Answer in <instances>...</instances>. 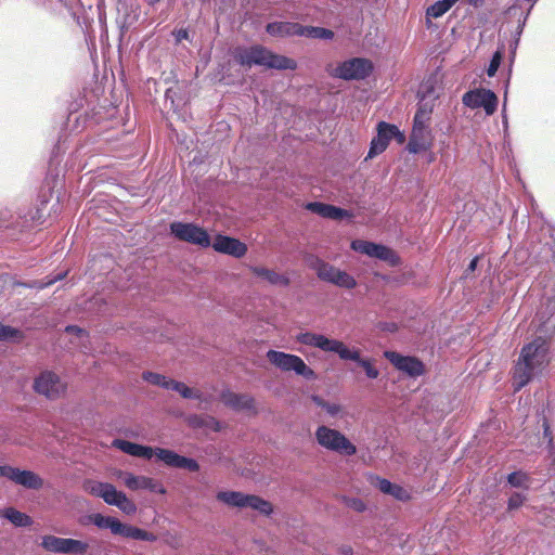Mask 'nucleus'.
Here are the masks:
<instances>
[{
    "mask_svg": "<svg viewBox=\"0 0 555 555\" xmlns=\"http://www.w3.org/2000/svg\"><path fill=\"white\" fill-rule=\"evenodd\" d=\"M548 344L543 337H537L521 348L520 357L514 367V390L519 391L534 375L535 371L545 366Z\"/></svg>",
    "mask_w": 555,
    "mask_h": 555,
    "instance_id": "1",
    "label": "nucleus"
},
{
    "mask_svg": "<svg viewBox=\"0 0 555 555\" xmlns=\"http://www.w3.org/2000/svg\"><path fill=\"white\" fill-rule=\"evenodd\" d=\"M299 344L319 348L325 352L337 353L341 360H350L357 362L369 378H377L378 370L372 364L369 359H362L359 349H350L343 341L338 339H331L322 334L312 332L299 333L296 336Z\"/></svg>",
    "mask_w": 555,
    "mask_h": 555,
    "instance_id": "2",
    "label": "nucleus"
},
{
    "mask_svg": "<svg viewBox=\"0 0 555 555\" xmlns=\"http://www.w3.org/2000/svg\"><path fill=\"white\" fill-rule=\"evenodd\" d=\"M113 446L132 456L151 459L153 455L169 467L183 468L189 472H198L199 464L191 457H185L169 449L138 444L128 440L116 439Z\"/></svg>",
    "mask_w": 555,
    "mask_h": 555,
    "instance_id": "3",
    "label": "nucleus"
},
{
    "mask_svg": "<svg viewBox=\"0 0 555 555\" xmlns=\"http://www.w3.org/2000/svg\"><path fill=\"white\" fill-rule=\"evenodd\" d=\"M234 59L241 66L249 68L254 65L280 70H295L297 68V62L295 60L276 54L260 44L237 49L235 51Z\"/></svg>",
    "mask_w": 555,
    "mask_h": 555,
    "instance_id": "4",
    "label": "nucleus"
},
{
    "mask_svg": "<svg viewBox=\"0 0 555 555\" xmlns=\"http://www.w3.org/2000/svg\"><path fill=\"white\" fill-rule=\"evenodd\" d=\"M82 488L87 493L103 499L108 505L117 506L127 515L137 512V505L124 492L116 490L112 483L88 479Z\"/></svg>",
    "mask_w": 555,
    "mask_h": 555,
    "instance_id": "5",
    "label": "nucleus"
},
{
    "mask_svg": "<svg viewBox=\"0 0 555 555\" xmlns=\"http://www.w3.org/2000/svg\"><path fill=\"white\" fill-rule=\"evenodd\" d=\"M315 440L320 447L344 456L357 453V447L339 430L321 425L315 429Z\"/></svg>",
    "mask_w": 555,
    "mask_h": 555,
    "instance_id": "6",
    "label": "nucleus"
},
{
    "mask_svg": "<svg viewBox=\"0 0 555 555\" xmlns=\"http://www.w3.org/2000/svg\"><path fill=\"white\" fill-rule=\"evenodd\" d=\"M216 498L218 501L229 506L250 507L266 516L273 513L272 504L258 495L244 494L238 491H220L217 493Z\"/></svg>",
    "mask_w": 555,
    "mask_h": 555,
    "instance_id": "7",
    "label": "nucleus"
},
{
    "mask_svg": "<svg viewBox=\"0 0 555 555\" xmlns=\"http://www.w3.org/2000/svg\"><path fill=\"white\" fill-rule=\"evenodd\" d=\"M267 359L271 364L284 372L294 371L297 375H300L309 380L317 377L315 372L309 367L300 357L296 354L269 350L267 352Z\"/></svg>",
    "mask_w": 555,
    "mask_h": 555,
    "instance_id": "8",
    "label": "nucleus"
},
{
    "mask_svg": "<svg viewBox=\"0 0 555 555\" xmlns=\"http://www.w3.org/2000/svg\"><path fill=\"white\" fill-rule=\"evenodd\" d=\"M373 72V63L364 57H353L340 63L330 75L344 80H363Z\"/></svg>",
    "mask_w": 555,
    "mask_h": 555,
    "instance_id": "9",
    "label": "nucleus"
},
{
    "mask_svg": "<svg viewBox=\"0 0 555 555\" xmlns=\"http://www.w3.org/2000/svg\"><path fill=\"white\" fill-rule=\"evenodd\" d=\"M35 392L50 400L63 397L67 390V384L52 371L41 372L34 380Z\"/></svg>",
    "mask_w": 555,
    "mask_h": 555,
    "instance_id": "10",
    "label": "nucleus"
},
{
    "mask_svg": "<svg viewBox=\"0 0 555 555\" xmlns=\"http://www.w3.org/2000/svg\"><path fill=\"white\" fill-rule=\"evenodd\" d=\"M41 546L49 552L72 555H85L89 550V543L72 538H59L43 535Z\"/></svg>",
    "mask_w": 555,
    "mask_h": 555,
    "instance_id": "11",
    "label": "nucleus"
},
{
    "mask_svg": "<svg viewBox=\"0 0 555 555\" xmlns=\"http://www.w3.org/2000/svg\"><path fill=\"white\" fill-rule=\"evenodd\" d=\"M170 231L179 241L201 247H209L211 245L207 231L194 223L172 222Z\"/></svg>",
    "mask_w": 555,
    "mask_h": 555,
    "instance_id": "12",
    "label": "nucleus"
},
{
    "mask_svg": "<svg viewBox=\"0 0 555 555\" xmlns=\"http://www.w3.org/2000/svg\"><path fill=\"white\" fill-rule=\"evenodd\" d=\"M351 248L360 254L383 260L392 267H397L401 263L398 254L390 247L382 244L356 240L351 243Z\"/></svg>",
    "mask_w": 555,
    "mask_h": 555,
    "instance_id": "13",
    "label": "nucleus"
},
{
    "mask_svg": "<svg viewBox=\"0 0 555 555\" xmlns=\"http://www.w3.org/2000/svg\"><path fill=\"white\" fill-rule=\"evenodd\" d=\"M462 102L469 108L482 107L487 115H493L498 108L499 100L493 91L479 88L465 92Z\"/></svg>",
    "mask_w": 555,
    "mask_h": 555,
    "instance_id": "14",
    "label": "nucleus"
},
{
    "mask_svg": "<svg viewBox=\"0 0 555 555\" xmlns=\"http://www.w3.org/2000/svg\"><path fill=\"white\" fill-rule=\"evenodd\" d=\"M384 357L399 371L411 377H418L425 373L424 363L415 357L402 356L396 351H385Z\"/></svg>",
    "mask_w": 555,
    "mask_h": 555,
    "instance_id": "15",
    "label": "nucleus"
},
{
    "mask_svg": "<svg viewBox=\"0 0 555 555\" xmlns=\"http://www.w3.org/2000/svg\"><path fill=\"white\" fill-rule=\"evenodd\" d=\"M397 130L396 125L388 124L386 121H380L377 125V135L373 138L370 146V151L367 153L369 158H373L376 155L383 153L390 140L393 137V131Z\"/></svg>",
    "mask_w": 555,
    "mask_h": 555,
    "instance_id": "16",
    "label": "nucleus"
},
{
    "mask_svg": "<svg viewBox=\"0 0 555 555\" xmlns=\"http://www.w3.org/2000/svg\"><path fill=\"white\" fill-rule=\"evenodd\" d=\"M211 245L216 251L230 255L235 258H242L247 253V246L245 243L227 235L218 234Z\"/></svg>",
    "mask_w": 555,
    "mask_h": 555,
    "instance_id": "17",
    "label": "nucleus"
},
{
    "mask_svg": "<svg viewBox=\"0 0 555 555\" xmlns=\"http://www.w3.org/2000/svg\"><path fill=\"white\" fill-rule=\"evenodd\" d=\"M221 400L233 410L256 412L255 399L249 395L227 390L221 393Z\"/></svg>",
    "mask_w": 555,
    "mask_h": 555,
    "instance_id": "18",
    "label": "nucleus"
},
{
    "mask_svg": "<svg viewBox=\"0 0 555 555\" xmlns=\"http://www.w3.org/2000/svg\"><path fill=\"white\" fill-rule=\"evenodd\" d=\"M370 479L371 483L378 488L380 492L389 494L398 501L408 502L411 500V494L405 488L378 476H371Z\"/></svg>",
    "mask_w": 555,
    "mask_h": 555,
    "instance_id": "19",
    "label": "nucleus"
},
{
    "mask_svg": "<svg viewBox=\"0 0 555 555\" xmlns=\"http://www.w3.org/2000/svg\"><path fill=\"white\" fill-rule=\"evenodd\" d=\"M9 480L31 490H39L43 487V479L38 474L17 467H13V473L9 476Z\"/></svg>",
    "mask_w": 555,
    "mask_h": 555,
    "instance_id": "20",
    "label": "nucleus"
},
{
    "mask_svg": "<svg viewBox=\"0 0 555 555\" xmlns=\"http://www.w3.org/2000/svg\"><path fill=\"white\" fill-rule=\"evenodd\" d=\"M431 146V134L428 128L413 127L408 143V150L410 153L417 154L422 151H426Z\"/></svg>",
    "mask_w": 555,
    "mask_h": 555,
    "instance_id": "21",
    "label": "nucleus"
},
{
    "mask_svg": "<svg viewBox=\"0 0 555 555\" xmlns=\"http://www.w3.org/2000/svg\"><path fill=\"white\" fill-rule=\"evenodd\" d=\"M118 476L122 478V481L127 488L130 490H138V489H150L151 491H157L156 489V482L154 479L145 476H134L131 473H125L119 470ZM159 493H165L166 490L160 487L158 489Z\"/></svg>",
    "mask_w": 555,
    "mask_h": 555,
    "instance_id": "22",
    "label": "nucleus"
},
{
    "mask_svg": "<svg viewBox=\"0 0 555 555\" xmlns=\"http://www.w3.org/2000/svg\"><path fill=\"white\" fill-rule=\"evenodd\" d=\"M307 209L323 218L332 220H339L349 216L346 209L320 202L308 203Z\"/></svg>",
    "mask_w": 555,
    "mask_h": 555,
    "instance_id": "23",
    "label": "nucleus"
},
{
    "mask_svg": "<svg viewBox=\"0 0 555 555\" xmlns=\"http://www.w3.org/2000/svg\"><path fill=\"white\" fill-rule=\"evenodd\" d=\"M266 31L272 37H293L298 36L299 23L294 22H272L266 26Z\"/></svg>",
    "mask_w": 555,
    "mask_h": 555,
    "instance_id": "24",
    "label": "nucleus"
},
{
    "mask_svg": "<svg viewBox=\"0 0 555 555\" xmlns=\"http://www.w3.org/2000/svg\"><path fill=\"white\" fill-rule=\"evenodd\" d=\"M90 521L100 529H109L112 533L119 535L122 522L117 518L104 516L100 513L89 516Z\"/></svg>",
    "mask_w": 555,
    "mask_h": 555,
    "instance_id": "25",
    "label": "nucleus"
},
{
    "mask_svg": "<svg viewBox=\"0 0 555 555\" xmlns=\"http://www.w3.org/2000/svg\"><path fill=\"white\" fill-rule=\"evenodd\" d=\"M249 269L255 275L267 280L272 285L287 286L289 284V279L286 275L280 274L273 270L263 267H250Z\"/></svg>",
    "mask_w": 555,
    "mask_h": 555,
    "instance_id": "26",
    "label": "nucleus"
},
{
    "mask_svg": "<svg viewBox=\"0 0 555 555\" xmlns=\"http://www.w3.org/2000/svg\"><path fill=\"white\" fill-rule=\"evenodd\" d=\"M0 516L11 521L16 527H28L33 524V519L25 513L14 507H7L0 512Z\"/></svg>",
    "mask_w": 555,
    "mask_h": 555,
    "instance_id": "27",
    "label": "nucleus"
},
{
    "mask_svg": "<svg viewBox=\"0 0 555 555\" xmlns=\"http://www.w3.org/2000/svg\"><path fill=\"white\" fill-rule=\"evenodd\" d=\"M120 531L121 532H119V535L125 538H131L134 540L149 542H154L157 540V537L154 533L126 524H122V528L120 529Z\"/></svg>",
    "mask_w": 555,
    "mask_h": 555,
    "instance_id": "28",
    "label": "nucleus"
},
{
    "mask_svg": "<svg viewBox=\"0 0 555 555\" xmlns=\"http://www.w3.org/2000/svg\"><path fill=\"white\" fill-rule=\"evenodd\" d=\"M298 36L327 40L334 38V31L324 27L304 26L299 24Z\"/></svg>",
    "mask_w": 555,
    "mask_h": 555,
    "instance_id": "29",
    "label": "nucleus"
},
{
    "mask_svg": "<svg viewBox=\"0 0 555 555\" xmlns=\"http://www.w3.org/2000/svg\"><path fill=\"white\" fill-rule=\"evenodd\" d=\"M457 0H439L434 4L429 5L426 10V18L427 23L430 22V18L441 17L444 13H447Z\"/></svg>",
    "mask_w": 555,
    "mask_h": 555,
    "instance_id": "30",
    "label": "nucleus"
},
{
    "mask_svg": "<svg viewBox=\"0 0 555 555\" xmlns=\"http://www.w3.org/2000/svg\"><path fill=\"white\" fill-rule=\"evenodd\" d=\"M507 482L513 488L529 490L531 485V477L529 476V474L522 470H517L508 474Z\"/></svg>",
    "mask_w": 555,
    "mask_h": 555,
    "instance_id": "31",
    "label": "nucleus"
},
{
    "mask_svg": "<svg viewBox=\"0 0 555 555\" xmlns=\"http://www.w3.org/2000/svg\"><path fill=\"white\" fill-rule=\"evenodd\" d=\"M169 387H170L169 389L179 392L182 398H185V399H201L202 398V392L199 390L190 388L182 382L172 379V383H169Z\"/></svg>",
    "mask_w": 555,
    "mask_h": 555,
    "instance_id": "32",
    "label": "nucleus"
},
{
    "mask_svg": "<svg viewBox=\"0 0 555 555\" xmlns=\"http://www.w3.org/2000/svg\"><path fill=\"white\" fill-rule=\"evenodd\" d=\"M24 338L25 335L21 330L0 323L1 341H22Z\"/></svg>",
    "mask_w": 555,
    "mask_h": 555,
    "instance_id": "33",
    "label": "nucleus"
},
{
    "mask_svg": "<svg viewBox=\"0 0 555 555\" xmlns=\"http://www.w3.org/2000/svg\"><path fill=\"white\" fill-rule=\"evenodd\" d=\"M312 268L315 270L318 278L327 283L336 269V267H334L321 259H317L315 262L313 263Z\"/></svg>",
    "mask_w": 555,
    "mask_h": 555,
    "instance_id": "34",
    "label": "nucleus"
},
{
    "mask_svg": "<svg viewBox=\"0 0 555 555\" xmlns=\"http://www.w3.org/2000/svg\"><path fill=\"white\" fill-rule=\"evenodd\" d=\"M142 378L152 385H156L165 389H169V383H172L171 378H167L166 376L154 372H144L142 374Z\"/></svg>",
    "mask_w": 555,
    "mask_h": 555,
    "instance_id": "35",
    "label": "nucleus"
},
{
    "mask_svg": "<svg viewBox=\"0 0 555 555\" xmlns=\"http://www.w3.org/2000/svg\"><path fill=\"white\" fill-rule=\"evenodd\" d=\"M333 284L341 288L352 289L357 286V281L352 275L340 270L339 273H336V279Z\"/></svg>",
    "mask_w": 555,
    "mask_h": 555,
    "instance_id": "36",
    "label": "nucleus"
},
{
    "mask_svg": "<svg viewBox=\"0 0 555 555\" xmlns=\"http://www.w3.org/2000/svg\"><path fill=\"white\" fill-rule=\"evenodd\" d=\"M311 399L318 406L324 409L332 416H336L343 410L341 405L337 403H330L319 396H312Z\"/></svg>",
    "mask_w": 555,
    "mask_h": 555,
    "instance_id": "37",
    "label": "nucleus"
},
{
    "mask_svg": "<svg viewBox=\"0 0 555 555\" xmlns=\"http://www.w3.org/2000/svg\"><path fill=\"white\" fill-rule=\"evenodd\" d=\"M527 501L526 494L521 492H513L507 500V511L518 509Z\"/></svg>",
    "mask_w": 555,
    "mask_h": 555,
    "instance_id": "38",
    "label": "nucleus"
},
{
    "mask_svg": "<svg viewBox=\"0 0 555 555\" xmlns=\"http://www.w3.org/2000/svg\"><path fill=\"white\" fill-rule=\"evenodd\" d=\"M501 61H502V53L500 51H496L491 61H490V64L488 66V69H487V74L489 77H493L496 72H498V68L501 64Z\"/></svg>",
    "mask_w": 555,
    "mask_h": 555,
    "instance_id": "39",
    "label": "nucleus"
},
{
    "mask_svg": "<svg viewBox=\"0 0 555 555\" xmlns=\"http://www.w3.org/2000/svg\"><path fill=\"white\" fill-rule=\"evenodd\" d=\"M207 416L208 415H191L189 418H188V423L190 426L194 427V428H205L206 426V422H207Z\"/></svg>",
    "mask_w": 555,
    "mask_h": 555,
    "instance_id": "40",
    "label": "nucleus"
},
{
    "mask_svg": "<svg viewBox=\"0 0 555 555\" xmlns=\"http://www.w3.org/2000/svg\"><path fill=\"white\" fill-rule=\"evenodd\" d=\"M429 117L426 115H423L416 111L414 119H413V127L418 128H428V121Z\"/></svg>",
    "mask_w": 555,
    "mask_h": 555,
    "instance_id": "41",
    "label": "nucleus"
},
{
    "mask_svg": "<svg viewBox=\"0 0 555 555\" xmlns=\"http://www.w3.org/2000/svg\"><path fill=\"white\" fill-rule=\"evenodd\" d=\"M424 100H425V98L422 96L421 103L418 104L417 112L423 114V115H426V116H428L430 118L434 105L430 104V103L424 102Z\"/></svg>",
    "mask_w": 555,
    "mask_h": 555,
    "instance_id": "42",
    "label": "nucleus"
},
{
    "mask_svg": "<svg viewBox=\"0 0 555 555\" xmlns=\"http://www.w3.org/2000/svg\"><path fill=\"white\" fill-rule=\"evenodd\" d=\"M206 423L207 424H206L205 428H210L214 431H220L221 430L220 422L217 418H215L214 416L208 415Z\"/></svg>",
    "mask_w": 555,
    "mask_h": 555,
    "instance_id": "43",
    "label": "nucleus"
},
{
    "mask_svg": "<svg viewBox=\"0 0 555 555\" xmlns=\"http://www.w3.org/2000/svg\"><path fill=\"white\" fill-rule=\"evenodd\" d=\"M350 506L357 512H363L366 508L365 503L360 499H353L350 503Z\"/></svg>",
    "mask_w": 555,
    "mask_h": 555,
    "instance_id": "44",
    "label": "nucleus"
},
{
    "mask_svg": "<svg viewBox=\"0 0 555 555\" xmlns=\"http://www.w3.org/2000/svg\"><path fill=\"white\" fill-rule=\"evenodd\" d=\"M175 37H176V41L177 42H181L182 40H188L189 39V31L186 29H184V28L178 29L175 33Z\"/></svg>",
    "mask_w": 555,
    "mask_h": 555,
    "instance_id": "45",
    "label": "nucleus"
},
{
    "mask_svg": "<svg viewBox=\"0 0 555 555\" xmlns=\"http://www.w3.org/2000/svg\"><path fill=\"white\" fill-rule=\"evenodd\" d=\"M13 473V466L0 465V476L9 479V476Z\"/></svg>",
    "mask_w": 555,
    "mask_h": 555,
    "instance_id": "46",
    "label": "nucleus"
},
{
    "mask_svg": "<svg viewBox=\"0 0 555 555\" xmlns=\"http://www.w3.org/2000/svg\"><path fill=\"white\" fill-rule=\"evenodd\" d=\"M393 132H396V133H393L392 139H396L399 144L404 143L405 135L399 130L398 127H397V130H395Z\"/></svg>",
    "mask_w": 555,
    "mask_h": 555,
    "instance_id": "47",
    "label": "nucleus"
},
{
    "mask_svg": "<svg viewBox=\"0 0 555 555\" xmlns=\"http://www.w3.org/2000/svg\"><path fill=\"white\" fill-rule=\"evenodd\" d=\"M543 427H544V437L548 438V441L551 443L552 439H553L552 438V431H551L550 425L547 424L546 421L544 422Z\"/></svg>",
    "mask_w": 555,
    "mask_h": 555,
    "instance_id": "48",
    "label": "nucleus"
},
{
    "mask_svg": "<svg viewBox=\"0 0 555 555\" xmlns=\"http://www.w3.org/2000/svg\"><path fill=\"white\" fill-rule=\"evenodd\" d=\"M478 260H479V257H478V256H476L475 258H473V259H472V261H470V262H469V264H468L467 270H468V271H470V272L475 271V270H476V268H477Z\"/></svg>",
    "mask_w": 555,
    "mask_h": 555,
    "instance_id": "49",
    "label": "nucleus"
},
{
    "mask_svg": "<svg viewBox=\"0 0 555 555\" xmlns=\"http://www.w3.org/2000/svg\"><path fill=\"white\" fill-rule=\"evenodd\" d=\"M340 269L336 268L335 272L333 273L332 278L330 279L328 283L333 284L334 280L336 279V273H339Z\"/></svg>",
    "mask_w": 555,
    "mask_h": 555,
    "instance_id": "50",
    "label": "nucleus"
},
{
    "mask_svg": "<svg viewBox=\"0 0 555 555\" xmlns=\"http://www.w3.org/2000/svg\"><path fill=\"white\" fill-rule=\"evenodd\" d=\"M66 331H67V332H74V331H76V332H82L80 328H78V327H76V326H67V327H66Z\"/></svg>",
    "mask_w": 555,
    "mask_h": 555,
    "instance_id": "51",
    "label": "nucleus"
},
{
    "mask_svg": "<svg viewBox=\"0 0 555 555\" xmlns=\"http://www.w3.org/2000/svg\"><path fill=\"white\" fill-rule=\"evenodd\" d=\"M482 0H467L469 4L478 5Z\"/></svg>",
    "mask_w": 555,
    "mask_h": 555,
    "instance_id": "52",
    "label": "nucleus"
},
{
    "mask_svg": "<svg viewBox=\"0 0 555 555\" xmlns=\"http://www.w3.org/2000/svg\"><path fill=\"white\" fill-rule=\"evenodd\" d=\"M53 282H54V280H50V281H49V282H47L44 285H51Z\"/></svg>",
    "mask_w": 555,
    "mask_h": 555,
    "instance_id": "53",
    "label": "nucleus"
},
{
    "mask_svg": "<svg viewBox=\"0 0 555 555\" xmlns=\"http://www.w3.org/2000/svg\"><path fill=\"white\" fill-rule=\"evenodd\" d=\"M345 553H346V554L351 553V548L345 550Z\"/></svg>",
    "mask_w": 555,
    "mask_h": 555,
    "instance_id": "54",
    "label": "nucleus"
},
{
    "mask_svg": "<svg viewBox=\"0 0 555 555\" xmlns=\"http://www.w3.org/2000/svg\"><path fill=\"white\" fill-rule=\"evenodd\" d=\"M396 327V324H391V326H389V330H392Z\"/></svg>",
    "mask_w": 555,
    "mask_h": 555,
    "instance_id": "55",
    "label": "nucleus"
},
{
    "mask_svg": "<svg viewBox=\"0 0 555 555\" xmlns=\"http://www.w3.org/2000/svg\"><path fill=\"white\" fill-rule=\"evenodd\" d=\"M396 327V324H391V326H389V330H392Z\"/></svg>",
    "mask_w": 555,
    "mask_h": 555,
    "instance_id": "56",
    "label": "nucleus"
}]
</instances>
